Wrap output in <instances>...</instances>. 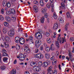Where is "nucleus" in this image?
I'll use <instances>...</instances> for the list:
<instances>
[{"label": "nucleus", "instance_id": "f257e3e1", "mask_svg": "<svg viewBox=\"0 0 74 74\" xmlns=\"http://www.w3.org/2000/svg\"><path fill=\"white\" fill-rule=\"evenodd\" d=\"M62 38H58L57 39V41H56V45L57 48H59L60 47V46H59V43L60 44H62Z\"/></svg>", "mask_w": 74, "mask_h": 74}, {"label": "nucleus", "instance_id": "f03ea898", "mask_svg": "<svg viewBox=\"0 0 74 74\" xmlns=\"http://www.w3.org/2000/svg\"><path fill=\"white\" fill-rule=\"evenodd\" d=\"M52 66H50L48 69V73L47 74H52L53 73V74H57L56 72H53V71L52 70Z\"/></svg>", "mask_w": 74, "mask_h": 74}, {"label": "nucleus", "instance_id": "7ed1b4c3", "mask_svg": "<svg viewBox=\"0 0 74 74\" xmlns=\"http://www.w3.org/2000/svg\"><path fill=\"white\" fill-rule=\"evenodd\" d=\"M14 34H15V32L14 29H11L8 32V35L10 37L14 36Z\"/></svg>", "mask_w": 74, "mask_h": 74}, {"label": "nucleus", "instance_id": "20e7f679", "mask_svg": "<svg viewBox=\"0 0 74 74\" xmlns=\"http://www.w3.org/2000/svg\"><path fill=\"white\" fill-rule=\"evenodd\" d=\"M41 45V43L40 42V41L38 40H36L35 42V46L37 48H38L39 47H40V45Z\"/></svg>", "mask_w": 74, "mask_h": 74}, {"label": "nucleus", "instance_id": "39448f33", "mask_svg": "<svg viewBox=\"0 0 74 74\" xmlns=\"http://www.w3.org/2000/svg\"><path fill=\"white\" fill-rule=\"evenodd\" d=\"M24 50L25 52H27V53H30V49L27 46H25L24 49Z\"/></svg>", "mask_w": 74, "mask_h": 74}, {"label": "nucleus", "instance_id": "423d86ee", "mask_svg": "<svg viewBox=\"0 0 74 74\" xmlns=\"http://www.w3.org/2000/svg\"><path fill=\"white\" fill-rule=\"evenodd\" d=\"M36 58L38 59H42L43 58V55L42 54H37L36 55Z\"/></svg>", "mask_w": 74, "mask_h": 74}, {"label": "nucleus", "instance_id": "0eeeda50", "mask_svg": "<svg viewBox=\"0 0 74 74\" xmlns=\"http://www.w3.org/2000/svg\"><path fill=\"white\" fill-rule=\"evenodd\" d=\"M19 42L21 44H24L25 43V39L23 38H21L20 39Z\"/></svg>", "mask_w": 74, "mask_h": 74}, {"label": "nucleus", "instance_id": "6e6552de", "mask_svg": "<svg viewBox=\"0 0 74 74\" xmlns=\"http://www.w3.org/2000/svg\"><path fill=\"white\" fill-rule=\"evenodd\" d=\"M69 58L68 56H66V59H67L68 61H69V59H70L71 61L72 62V63H73V56H69Z\"/></svg>", "mask_w": 74, "mask_h": 74}, {"label": "nucleus", "instance_id": "1a4fd4ad", "mask_svg": "<svg viewBox=\"0 0 74 74\" xmlns=\"http://www.w3.org/2000/svg\"><path fill=\"white\" fill-rule=\"evenodd\" d=\"M5 19L6 20V21L7 22H10L11 21V18L8 16H5Z\"/></svg>", "mask_w": 74, "mask_h": 74}, {"label": "nucleus", "instance_id": "9d476101", "mask_svg": "<svg viewBox=\"0 0 74 74\" xmlns=\"http://www.w3.org/2000/svg\"><path fill=\"white\" fill-rule=\"evenodd\" d=\"M36 68L35 69V71H37V72H39V71H40L41 68V66H36Z\"/></svg>", "mask_w": 74, "mask_h": 74}, {"label": "nucleus", "instance_id": "9b49d317", "mask_svg": "<svg viewBox=\"0 0 74 74\" xmlns=\"http://www.w3.org/2000/svg\"><path fill=\"white\" fill-rule=\"evenodd\" d=\"M33 9L35 12H37L38 10V8L36 5H34L33 7Z\"/></svg>", "mask_w": 74, "mask_h": 74}, {"label": "nucleus", "instance_id": "f8f14e48", "mask_svg": "<svg viewBox=\"0 0 74 74\" xmlns=\"http://www.w3.org/2000/svg\"><path fill=\"white\" fill-rule=\"evenodd\" d=\"M10 11L11 14H15L16 13L15 10L13 8L10 9Z\"/></svg>", "mask_w": 74, "mask_h": 74}, {"label": "nucleus", "instance_id": "ddd939ff", "mask_svg": "<svg viewBox=\"0 0 74 74\" xmlns=\"http://www.w3.org/2000/svg\"><path fill=\"white\" fill-rule=\"evenodd\" d=\"M16 71L15 69L12 70L10 73V74H16Z\"/></svg>", "mask_w": 74, "mask_h": 74}, {"label": "nucleus", "instance_id": "4468645a", "mask_svg": "<svg viewBox=\"0 0 74 74\" xmlns=\"http://www.w3.org/2000/svg\"><path fill=\"white\" fill-rule=\"evenodd\" d=\"M6 41L8 42H10L11 41L10 38L8 36H6Z\"/></svg>", "mask_w": 74, "mask_h": 74}, {"label": "nucleus", "instance_id": "2eb2a0df", "mask_svg": "<svg viewBox=\"0 0 74 74\" xmlns=\"http://www.w3.org/2000/svg\"><path fill=\"white\" fill-rule=\"evenodd\" d=\"M58 20L60 21V22L61 23H63L64 22V21L63 20V18L61 17H59L58 18Z\"/></svg>", "mask_w": 74, "mask_h": 74}, {"label": "nucleus", "instance_id": "dca6fc26", "mask_svg": "<svg viewBox=\"0 0 74 74\" xmlns=\"http://www.w3.org/2000/svg\"><path fill=\"white\" fill-rule=\"evenodd\" d=\"M58 28V23H55L54 25L53 29L54 30H56Z\"/></svg>", "mask_w": 74, "mask_h": 74}, {"label": "nucleus", "instance_id": "f3484780", "mask_svg": "<svg viewBox=\"0 0 74 74\" xmlns=\"http://www.w3.org/2000/svg\"><path fill=\"white\" fill-rule=\"evenodd\" d=\"M48 65L47 62H44L43 63V64H42V66L43 67H46L48 66Z\"/></svg>", "mask_w": 74, "mask_h": 74}, {"label": "nucleus", "instance_id": "a211bd4d", "mask_svg": "<svg viewBox=\"0 0 74 74\" xmlns=\"http://www.w3.org/2000/svg\"><path fill=\"white\" fill-rule=\"evenodd\" d=\"M47 42L49 44H51L52 42V40H51V39L50 38H48L47 39Z\"/></svg>", "mask_w": 74, "mask_h": 74}, {"label": "nucleus", "instance_id": "6ab92c4d", "mask_svg": "<svg viewBox=\"0 0 74 74\" xmlns=\"http://www.w3.org/2000/svg\"><path fill=\"white\" fill-rule=\"evenodd\" d=\"M19 37H16L15 38V41L16 43H19Z\"/></svg>", "mask_w": 74, "mask_h": 74}, {"label": "nucleus", "instance_id": "aec40b11", "mask_svg": "<svg viewBox=\"0 0 74 74\" xmlns=\"http://www.w3.org/2000/svg\"><path fill=\"white\" fill-rule=\"evenodd\" d=\"M36 64H37L36 62H32L30 63L31 66H33V67H34V66H36Z\"/></svg>", "mask_w": 74, "mask_h": 74}, {"label": "nucleus", "instance_id": "412c9836", "mask_svg": "<svg viewBox=\"0 0 74 74\" xmlns=\"http://www.w3.org/2000/svg\"><path fill=\"white\" fill-rule=\"evenodd\" d=\"M10 19L12 22H15L16 21V17H12Z\"/></svg>", "mask_w": 74, "mask_h": 74}, {"label": "nucleus", "instance_id": "4be33fe9", "mask_svg": "<svg viewBox=\"0 0 74 74\" xmlns=\"http://www.w3.org/2000/svg\"><path fill=\"white\" fill-rule=\"evenodd\" d=\"M45 57L46 58V59H48L50 58V57H51V56H50V55L49 54H46L45 55Z\"/></svg>", "mask_w": 74, "mask_h": 74}, {"label": "nucleus", "instance_id": "5701e85b", "mask_svg": "<svg viewBox=\"0 0 74 74\" xmlns=\"http://www.w3.org/2000/svg\"><path fill=\"white\" fill-rule=\"evenodd\" d=\"M44 19H45V18H44V17L43 16L41 17L40 20V22H41V23H44Z\"/></svg>", "mask_w": 74, "mask_h": 74}, {"label": "nucleus", "instance_id": "b1692460", "mask_svg": "<svg viewBox=\"0 0 74 74\" xmlns=\"http://www.w3.org/2000/svg\"><path fill=\"white\" fill-rule=\"evenodd\" d=\"M16 50H19L20 48H21V46L19 45H17L16 46Z\"/></svg>", "mask_w": 74, "mask_h": 74}, {"label": "nucleus", "instance_id": "393cba45", "mask_svg": "<svg viewBox=\"0 0 74 74\" xmlns=\"http://www.w3.org/2000/svg\"><path fill=\"white\" fill-rule=\"evenodd\" d=\"M7 2H6V1H4L2 3V4L4 7H5L7 6Z\"/></svg>", "mask_w": 74, "mask_h": 74}, {"label": "nucleus", "instance_id": "a878e982", "mask_svg": "<svg viewBox=\"0 0 74 74\" xmlns=\"http://www.w3.org/2000/svg\"><path fill=\"white\" fill-rule=\"evenodd\" d=\"M4 26H5L6 27H9V26H8V25H9V24H8V23L7 22H4Z\"/></svg>", "mask_w": 74, "mask_h": 74}, {"label": "nucleus", "instance_id": "bb28decb", "mask_svg": "<svg viewBox=\"0 0 74 74\" xmlns=\"http://www.w3.org/2000/svg\"><path fill=\"white\" fill-rule=\"evenodd\" d=\"M66 15L67 16V18H71V17L70 16V13L69 12H67L66 13Z\"/></svg>", "mask_w": 74, "mask_h": 74}, {"label": "nucleus", "instance_id": "cd10ccee", "mask_svg": "<svg viewBox=\"0 0 74 74\" xmlns=\"http://www.w3.org/2000/svg\"><path fill=\"white\" fill-rule=\"evenodd\" d=\"M40 3L41 6H44V3L42 0H41L40 1Z\"/></svg>", "mask_w": 74, "mask_h": 74}, {"label": "nucleus", "instance_id": "c85d7f7f", "mask_svg": "<svg viewBox=\"0 0 74 74\" xmlns=\"http://www.w3.org/2000/svg\"><path fill=\"white\" fill-rule=\"evenodd\" d=\"M53 17L55 19H57V18H58V16L55 13H54L53 14Z\"/></svg>", "mask_w": 74, "mask_h": 74}, {"label": "nucleus", "instance_id": "c756f323", "mask_svg": "<svg viewBox=\"0 0 74 74\" xmlns=\"http://www.w3.org/2000/svg\"><path fill=\"white\" fill-rule=\"evenodd\" d=\"M8 8H10V7H11V4L9 2H7L6 4V6Z\"/></svg>", "mask_w": 74, "mask_h": 74}, {"label": "nucleus", "instance_id": "7c9ffc66", "mask_svg": "<svg viewBox=\"0 0 74 74\" xmlns=\"http://www.w3.org/2000/svg\"><path fill=\"white\" fill-rule=\"evenodd\" d=\"M20 56V58H23V60L25 59V56H24V55L23 54L21 53L19 54Z\"/></svg>", "mask_w": 74, "mask_h": 74}, {"label": "nucleus", "instance_id": "2f4dec72", "mask_svg": "<svg viewBox=\"0 0 74 74\" xmlns=\"http://www.w3.org/2000/svg\"><path fill=\"white\" fill-rule=\"evenodd\" d=\"M4 45H5V48H8V47H9V44H7L6 42H4Z\"/></svg>", "mask_w": 74, "mask_h": 74}, {"label": "nucleus", "instance_id": "473e14b6", "mask_svg": "<svg viewBox=\"0 0 74 74\" xmlns=\"http://www.w3.org/2000/svg\"><path fill=\"white\" fill-rule=\"evenodd\" d=\"M53 3L50 4L51 7V11L52 12H54L55 10H54V9H53Z\"/></svg>", "mask_w": 74, "mask_h": 74}, {"label": "nucleus", "instance_id": "72a5a7b5", "mask_svg": "<svg viewBox=\"0 0 74 74\" xmlns=\"http://www.w3.org/2000/svg\"><path fill=\"white\" fill-rule=\"evenodd\" d=\"M42 62H39L38 63V65H39L38 66L39 67H41L42 66Z\"/></svg>", "mask_w": 74, "mask_h": 74}, {"label": "nucleus", "instance_id": "f704fd0d", "mask_svg": "<svg viewBox=\"0 0 74 74\" xmlns=\"http://www.w3.org/2000/svg\"><path fill=\"white\" fill-rule=\"evenodd\" d=\"M2 55L3 56H8V55L6 53H2Z\"/></svg>", "mask_w": 74, "mask_h": 74}, {"label": "nucleus", "instance_id": "c9c22d12", "mask_svg": "<svg viewBox=\"0 0 74 74\" xmlns=\"http://www.w3.org/2000/svg\"><path fill=\"white\" fill-rule=\"evenodd\" d=\"M41 10H42V13H44V12H45V11H47V9L43 8L41 9Z\"/></svg>", "mask_w": 74, "mask_h": 74}, {"label": "nucleus", "instance_id": "e433bc0d", "mask_svg": "<svg viewBox=\"0 0 74 74\" xmlns=\"http://www.w3.org/2000/svg\"><path fill=\"white\" fill-rule=\"evenodd\" d=\"M41 36L40 35L38 34V37H37V39H38V40H40L41 38L42 37V35H41V34H40Z\"/></svg>", "mask_w": 74, "mask_h": 74}, {"label": "nucleus", "instance_id": "4c0bfd02", "mask_svg": "<svg viewBox=\"0 0 74 74\" xmlns=\"http://www.w3.org/2000/svg\"><path fill=\"white\" fill-rule=\"evenodd\" d=\"M6 13L7 15H11V12L10 11H7Z\"/></svg>", "mask_w": 74, "mask_h": 74}, {"label": "nucleus", "instance_id": "58836bf2", "mask_svg": "<svg viewBox=\"0 0 74 74\" xmlns=\"http://www.w3.org/2000/svg\"><path fill=\"white\" fill-rule=\"evenodd\" d=\"M8 60V58L7 57H4L3 58V62H6V61H7V60Z\"/></svg>", "mask_w": 74, "mask_h": 74}, {"label": "nucleus", "instance_id": "ea45409f", "mask_svg": "<svg viewBox=\"0 0 74 74\" xmlns=\"http://www.w3.org/2000/svg\"><path fill=\"white\" fill-rule=\"evenodd\" d=\"M38 33L40 34V33L39 32H37L35 35V37H36V38L37 39V37H38Z\"/></svg>", "mask_w": 74, "mask_h": 74}, {"label": "nucleus", "instance_id": "a19ab883", "mask_svg": "<svg viewBox=\"0 0 74 74\" xmlns=\"http://www.w3.org/2000/svg\"><path fill=\"white\" fill-rule=\"evenodd\" d=\"M68 25H69L68 24H66L65 25V30L66 31H67V29H68V27H67V26H68Z\"/></svg>", "mask_w": 74, "mask_h": 74}, {"label": "nucleus", "instance_id": "79ce46f5", "mask_svg": "<svg viewBox=\"0 0 74 74\" xmlns=\"http://www.w3.org/2000/svg\"><path fill=\"white\" fill-rule=\"evenodd\" d=\"M45 49L47 52H49L50 50V48H49V47H47Z\"/></svg>", "mask_w": 74, "mask_h": 74}, {"label": "nucleus", "instance_id": "37998d69", "mask_svg": "<svg viewBox=\"0 0 74 74\" xmlns=\"http://www.w3.org/2000/svg\"><path fill=\"white\" fill-rule=\"evenodd\" d=\"M29 39L30 40V41H33V37L32 36H30L29 37Z\"/></svg>", "mask_w": 74, "mask_h": 74}, {"label": "nucleus", "instance_id": "c03bdc74", "mask_svg": "<svg viewBox=\"0 0 74 74\" xmlns=\"http://www.w3.org/2000/svg\"><path fill=\"white\" fill-rule=\"evenodd\" d=\"M2 53H7V51L5 49H3L1 51Z\"/></svg>", "mask_w": 74, "mask_h": 74}, {"label": "nucleus", "instance_id": "a18cd8bd", "mask_svg": "<svg viewBox=\"0 0 74 74\" xmlns=\"http://www.w3.org/2000/svg\"><path fill=\"white\" fill-rule=\"evenodd\" d=\"M46 62L48 65L50 64V63H51V62H50V61L49 60H48L47 62Z\"/></svg>", "mask_w": 74, "mask_h": 74}, {"label": "nucleus", "instance_id": "49530a36", "mask_svg": "<svg viewBox=\"0 0 74 74\" xmlns=\"http://www.w3.org/2000/svg\"><path fill=\"white\" fill-rule=\"evenodd\" d=\"M33 2L35 4H36L37 5L38 4V2L36 0H35Z\"/></svg>", "mask_w": 74, "mask_h": 74}, {"label": "nucleus", "instance_id": "de8ad7c7", "mask_svg": "<svg viewBox=\"0 0 74 74\" xmlns=\"http://www.w3.org/2000/svg\"><path fill=\"white\" fill-rule=\"evenodd\" d=\"M45 35L47 37H49V36L50 34H49V33H48V32H46L45 34Z\"/></svg>", "mask_w": 74, "mask_h": 74}, {"label": "nucleus", "instance_id": "09e8293b", "mask_svg": "<svg viewBox=\"0 0 74 74\" xmlns=\"http://www.w3.org/2000/svg\"><path fill=\"white\" fill-rule=\"evenodd\" d=\"M51 4L52 5V4H51V3H50V5H47V7L48 8H49L50 7H51Z\"/></svg>", "mask_w": 74, "mask_h": 74}, {"label": "nucleus", "instance_id": "8fccbe9b", "mask_svg": "<svg viewBox=\"0 0 74 74\" xmlns=\"http://www.w3.org/2000/svg\"><path fill=\"white\" fill-rule=\"evenodd\" d=\"M1 12L2 14H4V9H1Z\"/></svg>", "mask_w": 74, "mask_h": 74}, {"label": "nucleus", "instance_id": "3c124183", "mask_svg": "<svg viewBox=\"0 0 74 74\" xmlns=\"http://www.w3.org/2000/svg\"><path fill=\"white\" fill-rule=\"evenodd\" d=\"M0 20L1 21H3L4 20V17L2 16H0Z\"/></svg>", "mask_w": 74, "mask_h": 74}, {"label": "nucleus", "instance_id": "603ef678", "mask_svg": "<svg viewBox=\"0 0 74 74\" xmlns=\"http://www.w3.org/2000/svg\"><path fill=\"white\" fill-rule=\"evenodd\" d=\"M1 69L2 70H3L5 69V67L4 66H3L1 67Z\"/></svg>", "mask_w": 74, "mask_h": 74}, {"label": "nucleus", "instance_id": "864d4df0", "mask_svg": "<svg viewBox=\"0 0 74 74\" xmlns=\"http://www.w3.org/2000/svg\"><path fill=\"white\" fill-rule=\"evenodd\" d=\"M25 74H30V73H29V72L28 71H26L24 73Z\"/></svg>", "mask_w": 74, "mask_h": 74}, {"label": "nucleus", "instance_id": "5fc2aeb1", "mask_svg": "<svg viewBox=\"0 0 74 74\" xmlns=\"http://www.w3.org/2000/svg\"><path fill=\"white\" fill-rule=\"evenodd\" d=\"M70 40L71 41H74V38L73 37L71 38H70Z\"/></svg>", "mask_w": 74, "mask_h": 74}, {"label": "nucleus", "instance_id": "6e6d98bb", "mask_svg": "<svg viewBox=\"0 0 74 74\" xmlns=\"http://www.w3.org/2000/svg\"><path fill=\"white\" fill-rule=\"evenodd\" d=\"M40 50L42 51L43 50V46H42L40 47Z\"/></svg>", "mask_w": 74, "mask_h": 74}, {"label": "nucleus", "instance_id": "4d7b16f0", "mask_svg": "<svg viewBox=\"0 0 74 74\" xmlns=\"http://www.w3.org/2000/svg\"><path fill=\"white\" fill-rule=\"evenodd\" d=\"M2 40L3 41H4L5 40V41H6V36L5 37H3L2 38Z\"/></svg>", "mask_w": 74, "mask_h": 74}, {"label": "nucleus", "instance_id": "13d9d810", "mask_svg": "<svg viewBox=\"0 0 74 74\" xmlns=\"http://www.w3.org/2000/svg\"><path fill=\"white\" fill-rule=\"evenodd\" d=\"M38 52V49L36 48L35 49V52L36 53H37Z\"/></svg>", "mask_w": 74, "mask_h": 74}, {"label": "nucleus", "instance_id": "bf43d9fd", "mask_svg": "<svg viewBox=\"0 0 74 74\" xmlns=\"http://www.w3.org/2000/svg\"><path fill=\"white\" fill-rule=\"evenodd\" d=\"M7 31V29L6 28H4L3 29V32H5Z\"/></svg>", "mask_w": 74, "mask_h": 74}, {"label": "nucleus", "instance_id": "052dcab7", "mask_svg": "<svg viewBox=\"0 0 74 74\" xmlns=\"http://www.w3.org/2000/svg\"><path fill=\"white\" fill-rule=\"evenodd\" d=\"M62 44H63V43H64V38L62 37Z\"/></svg>", "mask_w": 74, "mask_h": 74}, {"label": "nucleus", "instance_id": "680f3d73", "mask_svg": "<svg viewBox=\"0 0 74 74\" xmlns=\"http://www.w3.org/2000/svg\"><path fill=\"white\" fill-rule=\"evenodd\" d=\"M61 6L62 7V9H64V8H65V5H61Z\"/></svg>", "mask_w": 74, "mask_h": 74}, {"label": "nucleus", "instance_id": "e2e57ef3", "mask_svg": "<svg viewBox=\"0 0 74 74\" xmlns=\"http://www.w3.org/2000/svg\"><path fill=\"white\" fill-rule=\"evenodd\" d=\"M45 18H47L48 17V15H47V13H45Z\"/></svg>", "mask_w": 74, "mask_h": 74}, {"label": "nucleus", "instance_id": "0e129e2a", "mask_svg": "<svg viewBox=\"0 0 74 74\" xmlns=\"http://www.w3.org/2000/svg\"><path fill=\"white\" fill-rule=\"evenodd\" d=\"M17 62V61H16V60H15L14 62V64H16V62Z\"/></svg>", "mask_w": 74, "mask_h": 74}, {"label": "nucleus", "instance_id": "69168bd1", "mask_svg": "<svg viewBox=\"0 0 74 74\" xmlns=\"http://www.w3.org/2000/svg\"><path fill=\"white\" fill-rule=\"evenodd\" d=\"M50 2H51V3H52V4H53V0H50Z\"/></svg>", "mask_w": 74, "mask_h": 74}, {"label": "nucleus", "instance_id": "338daca9", "mask_svg": "<svg viewBox=\"0 0 74 74\" xmlns=\"http://www.w3.org/2000/svg\"><path fill=\"white\" fill-rule=\"evenodd\" d=\"M47 21L48 23H49V18H47Z\"/></svg>", "mask_w": 74, "mask_h": 74}, {"label": "nucleus", "instance_id": "774afa93", "mask_svg": "<svg viewBox=\"0 0 74 74\" xmlns=\"http://www.w3.org/2000/svg\"><path fill=\"white\" fill-rule=\"evenodd\" d=\"M54 56H53L51 58V60H53V59H54Z\"/></svg>", "mask_w": 74, "mask_h": 74}]
</instances>
